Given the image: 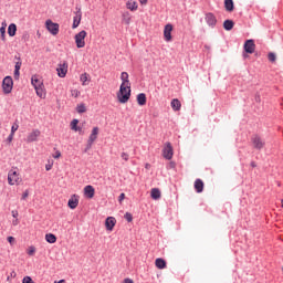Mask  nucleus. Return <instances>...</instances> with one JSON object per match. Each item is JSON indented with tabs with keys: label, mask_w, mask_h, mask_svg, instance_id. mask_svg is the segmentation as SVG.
<instances>
[{
	"label": "nucleus",
	"mask_w": 283,
	"mask_h": 283,
	"mask_svg": "<svg viewBox=\"0 0 283 283\" xmlns=\"http://www.w3.org/2000/svg\"><path fill=\"white\" fill-rule=\"evenodd\" d=\"M8 34L9 36L13 38L17 34V24L15 23H10L8 27Z\"/></svg>",
	"instance_id": "393cba45"
},
{
	"label": "nucleus",
	"mask_w": 283,
	"mask_h": 283,
	"mask_svg": "<svg viewBox=\"0 0 283 283\" xmlns=\"http://www.w3.org/2000/svg\"><path fill=\"white\" fill-rule=\"evenodd\" d=\"M174 157V148L170 143H166V147H164V158L170 160Z\"/></svg>",
	"instance_id": "9b49d317"
},
{
	"label": "nucleus",
	"mask_w": 283,
	"mask_h": 283,
	"mask_svg": "<svg viewBox=\"0 0 283 283\" xmlns=\"http://www.w3.org/2000/svg\"><path fill=\"white\" fill-rule=\"evenodd\" d=\"M7 281L9 282V281H10V277H8Z\"/></svg>",
	"instance_id": "052dcab7"
},
{
	"label": "nucleus",
	"mask_w": 283,
	"mask_h": 283,
	"mask_svg": "<svg viewBox=\"0 0 283 283\" xmlns=\"http://www.w3.org/2000/svg\"><path fill=\"white\" fill-rule=\"evenodd\" d=\"M86 35H87V32L85 30H82L75 34V43H76L77 49L85 48Z\"/></svg>",
	"instance_id": "20e7f679"
},
{
	"label": "nucleus",
	"mask_w": 283,
	"mask_h": 283,
	"mask_svg": "<svg viewBox=\"0 0 283 283\" xmlns=\"http://www.w3.org/2000/svg\"><path fill=\"white\" fill-rule=\"evenodd\" d=\"M78 119H73V122H71V128L74 132H81V128H78Z\"/></svg>",
	"instance_id": "473e14b6"
},
{
	"label": "nucleus",
	"mask_w": 283,
	"mask_h": 283,
	"mask_svg": "<svg viewBox=\"0 0 283 283\" xmlns=\"http://www.w3.org/2000/svg\"><path fill=\"white\" fill-rule=\"evenodd\" d=\"M122 22L126 25H129L132 23V14L129 13V11L123 12Z\"/></svg>",
	"instance_id": "f3484780"
},
{
	"label": "nucleus",
	"mask_w": 283,
	"mask_h": 283,
	"mask_svg": "<svg viewBox=\"0 0 283 283\" xmlns=\"http://www.w3.org/2000/svg\"><path fill=\"white\" fill-rule=\"evenodd\" d=\"M81 82H82L83 86H87L88 85V83L91 82V77H90L88 73H83L81 75Z\"/></svg>",
	"instance_id": "c85d7f7f"
},
{
	"label": "nucleus",
	"mask_w": 283,
	"mask_h": 283,
	"mask_svg": "<svg viewBox=\"0 0 283 283\" xmlns=\"http://www.w3.org/2000/svg\"><path fill=\"white\" fill-rule=\"evenodd\" d=\"M98 133H99V128L98 126H95L88 139V148H91L94 142L97 139Z\"/></svg>",
	"instance_id": "ddd939ff"
},
{
	"label": "nucleus",
	"mask_w": 283,
	"mask_h": 283,
	"mask_svg": "<svg viewBox=\"0 0 283 283\" xmlns=\"http://www.w3.org/2000/svg\"><path fill=\"white\" fill-rule=\"evenodd\" d=\"M13 218H17L19 216L18 211H12Z\"/></svg>",
	"instance_id": "603ef678"
},
{
	"label": "nucleus",
	"mask_w": 283,
	"mask_h": 283,
	"mask_svg": "<svg viewBox=\"0 0 283 283\" xmlns=\"http://www.w3.org/2000/svg\"><path fill=\"white\" fill-rule=\"evenodd\" d=\"M14 134L11 133L10 136L8 137V142L11 143L13 140Z\"/></svg>",
	"instance_id": "a18cd8bd"
},
{
	"label": "nucleus",
	"mask_w": 283,
	"mask_h": 283,
	"mask_svg": "<svg viewBox=\"0 0 283 283\" xmlns=\"http://www.w3.org/2000/svg\"><path fill=\"white\" fill-rule=\"evenodd\" d=\"M116 219L114 217H109L105 221V227L108 231H113L114 227L116 226Z\"/></svg>",
	"instance_id": "2eb2a0df"
},
{
	"label": "nucleus",
	"mask_w": 283,
	"mask_h": 283,
	"mask_svg": "<svg viewBox=\"0 0 283 283\" xmlns=\"http://www.w3.org/2000/svg\"><path fill=\"white\" fill-rule=\"evenodd\" d=\"M45 240H46L49 243L53 244V243L56 242V237H55L54 234H52V233H49V234L45 235Z\"/></svg>",
	"instance_id": "2f4dec72"
},
{
	"label": "nucleus",
	"mask_w": 283,
	"mask_h": 283,
	"mask_svg": "<svg viewBox=\"0 0 283 283\" xmlns=\"http://www.w3.org/2000/svg\"><path fill=\"white\" fill-rule=\"evenodd\" d=\"M170 107H172V111L179 112L181 109V102L175 98L172 102H170Z\"/></svg>",
	"instance_id": "412c9836"
},
{
	"label": "nucleus",
	"mask_w": 283,
	"mask_h": 283,
	"mask_svg": "<svg viewBox=\"0 0 283 283\" xmlns=\"http://www.w3.org/2000/svg\"><path fill=\"white\" fill-rule=\"evenodd\" d=\"M81 20H82V12L80 10V11H77L76 15L74 17L73 29L78 28Z\"/></svg>",
	"instance_id": "bb28decb"
},
{
	"label": "nucleus",
	"mask_w": 283,
	"mask_h": 283,
	"mask_svg": "<svg viewBox=\"0 0 283 283\" xmlns=\"http://www.w3.org/2000/svg\"><path fill=\"white\" fill-rule=\"evenodd\" d=\"M250 166H251L252 168H255V167H256V164H255L254 161H252V163L250 164Z\"/></svg>",
	"instance_id": "5fc2aeb1"
},
{
	"label": "nucleus",
	"mask_w": 283,
	"mask_h": 283,
	"mask_svg": "<svg viewBox=\"0 0 283 283\" xmlns=\"http://www.w3.org/2000/svg\"><path fill=\"white\" fill-rule=\"evenodd\" d=\"M122 158H123L125 161H128V160H129V155L126 154V153H123V154H122Z\"/></svg>",
	"instance_id": "79ce46f5"
},
{
	"label": "nucleus",
	"mask_w": 283,
	"mask_h": 283,
	"mask_svg": "<svg viewBox=\"0 0 283 283\" xmlns=\"http://www.w3.org/2000/svg\"><path fill=\"white\" fill-rule=\"evenodd\" d=\"M172 31H174V25L171 23H166V25H164V40H166V42L172 41V35H171Z\"/></svg>",
	"instance_id": "6e6552de"
},
{
	"label": "nucleus",
	"mask_w": 283,
	"mask_h": 283,
	"mask_svg": "<svg viewBox=\"0 0 283 283\" xmlns=\"http://www.w3.org/2000/svg\"><path fill=\"white\" fill-rule=\"evenodd\" d=\"M67 70H69L67 62H63L62 64H59L56 69L59 77L64 78L67 74Z\"/></svg>",
	"instance_id": "9d476101"
},
{
	"label": "nucleus",
	"mask_w": 283,
	"mask_h": 283,
	"mask_svg": "<svg viewBox=\"0 0 283 283\" xmlns=\"http://www.w3.org/2000/svg\"><path fill=\"white\" fill-rule=\"evenodd\" d=\"M122 84L117 93V99L122 104H126L132 96V84L129 82V75L124 71L120 75Z\"/></svg>",
	"instance_id": "f257e3e1"
},
{
	"label": "nucleus",
	"mask_w": 283,
	"mask_h": 283,
	"mask_svg": "<svg viewBox=\"0 0 283 283\" xmlns=\"http://www.w3.org/2000/svg\"><path fill=\"white\" fill-rule=\"evenodd\" d=\"M76 111L78 114H84L86 112L85 104H77Z\"/></svg>",
	"instance_id": "72a5a7b5"
},
{
	"label": "nucleus",
	"mask_w": 283,
	"mask_h": 283,
	"mask_svg": "<svg viewBox=\"0 0 283 283\" xmlns=\"http://www.w3.org/2000/svg\"><path fill=\"white\" fill-rule=\"evenodd\" d=\"M233 27H234V21L233 20L228 19V20L223 21V29L226 31H231L233 29Z\"/></svg>",
	"instance_id": "5701e85b"
},
{
	"label": "nucleus",
	"mask_w": 283,
	"mask_h": 283,
	"mask_svg": "<svg viewBox=\"0 0 283 283\" xmlns=\"http://www.w3.org/2000/svg\"><path fill=\"white\" fill-rule=\"evenodd\" d=\"M52 168H53V163H49V164L45 166L46 171H50Z\"/></svg>",
	"instance_id": "37998d69"
},
{
	"label": "nucleus",
	"mask_w": 283,
	"mask_h": 283,
	"mask_svg": "<svg viewBox=\"0 0 283 283\" xmlns=\"http://www.w3.org/2000/svg\"><path fill=\"white\" fill-rule=\"evenodd\" d=\"M1 25H2L1 27L2 29H7V22L6 21H3Z\"/></svg>",
	"instance_id": "864d4df0"
},
{
	"label": "nucleus",
	"mask_w": 283,
	"mask_h": 283,
	"mask_svg": "<svg viewBox=\"0 0 283 283\" xmlns=\"http://www.w3.org/2000/svg\"><path fill=\"white\" fill-rule=\"evenodd\" d=\"M78 202H80V197H78L77 195H73V196L70 198L67 206H69L72 210H74V209L77 208Z\"/></svg>",
	"instance_id": "4468645a"
},
{
	"label": "nucleus",
	"mask_w": 283,
	"mask_h": 283,
	"mask_svg": "<svg viewBox=\"0 0 283 283\" xmlns=\"http://www.w3.org/2000/svg\"><path fill=\"white\" fill-rule=\"evenodd\" d=\"M150 198H153V200H159L161 198L160 190L157 188H153V190H150Z\"/></svg>",
	"instance_id": "4be33fe9"
},
{
	"label": "nucleus",
	"mask_w": 283,
	"mask_h": 283,
	"mask_svg": "<svg viewBox=\"0 0 283 283\" xmlns=\"http://www.w3.org/2000/svg\"><path fill=\"white\" fill-rule=\"evenodd\" d=\"M35 92H36V95H38L40 98H45L46 93H45L44 84H43L42 86L36 87V88H35Z\"/></svg>",
	"instance_id": "cd10ccee"
},
{
	"label": "nucleus",
	"mask_w": 283,
	"mask_h": 283,
	"mask_svg": "<svg viewBox=\"0 0 283 283\" xmlns=\"http://www.w3.org/2000/svg\"><path fill=\"white\" fill-rule=\"evenodd\" d=\"M19 129V124H13L12 128H11V134H15V132Z\"/></svg>",
	"instance_id": "58836bf2"
},
{
	"label": "nucleus",
	"mask_w": 283,
	"mask_h": 283,
	"mask_svg": "<svg viewBox=\"0 0 283 283\" xmlns=\"http://www.w3.org/2000/svg\"><path fill=\"white\" fill-rule=\"evenodd\" d=\"M126 7H127V9L130 10V11H137V9H138V3H137V1H132V0H129V1L126 2Z\"/></svg>",
	"instance_id": "a878e982"
},
{
	"label": "nucleus",
	"mask_w": 283,
	"mask_h": 283,
	"mask_svg": "<svg viewBox=\"0 0 283 283\" xmlns=\"http://www.w3.org/2000/svg\"><path fill=\"white\" fill-rule=\"evenodd\" d=\"M8 182H9L10 186H19L22 182V178L15 169H11L9 171Z\"/></svg>",
	"instance_id": "f03ea898"
},
{
	"label": "nucleus",
	"mask_w": 283,
	"mask_h": 283,
	"mask_svg": "<svg viewBox=\"0 0 283 283\" xmlns=\"http://www.w3.org/2000/svg\"><path fill=\"white\" fill-rule=\"evenodd\" d=\"M282 273H283V266H282Z\"/></svg>",
	"instance_id": "680f3d73"
},
{
	"label": "nucleus",
	"mask_w": 283,
	"mask_h": 283,
	"mask_svg": "<svg viewBox=\"0 0 283 283\" xmlns=\"http://www.w3.org/2000/svg\"><path fill=\"white\" fill-rule=\"evenodd\" d=\"M125 193H122L120 196H119V202L122 203L123 202V200L125 199Z\"/></svg>",
	"instance_id": "de8ad7c7"
},
{
	"label": "nucleus",
	"mask_w": 283,
	"mask_h": 283,
	"mask_svg": "<svg viewBox=\"0 0 283 283\" xmlns=\"http://www.w3.org/2000/svg\"><path fill=\"white\" fill-rule=\"evenodd\" d=\"M19 224V221L18 220H14L13 221V226H18Z\"/></svg>",
	"instance_id": "4d7b16f0"
},
{
	"label": "nucleus",
	"mask_w": 283,
	"mask_h": 283,
	"mask_svg": "<svg viewBox=\"0 0 283 283\" xmlns=\"http://www.w3.org/2000/svg\"><path fill=\"white\" fill-rule=\"evenodd\" d=\"M206 23L208 24V27L213 29L218 23V19L216 17V14L212 12H207L206 13Z\"/></svg>",
	"instance_id": "1a4fd4ad"
},
{
	"label": "nucleus",
	"mask_w": 283,
	"mask_h": 283,
	"mask_svg": "<svg viewBox=\"0 0 283 283\" xmlns=\"http://www.w3.org/2000/svg\"><path fill=\"white\" fill-rule=\"evenodd\" d=\"M125 219H126L128 222H132V221H133V216H132L129 212H127V213L125 214Z\"/></svg>",
	"instance_id": "a19ab883"
},
{
	"label": "nucleus",
	"mask_w": 283,
	"mask_h": 283,
	"mask_svg": "<svg viewBox=\"0 0 283 283\" xmlns=\"http://www.w3.org/2000/svg\"><path fill=\"white\" fill-rule=\"evenodd\" d=\"M21 65H22V62H17V64L14 66V78L15 80H19Z\"/></svg>",
	"instance_id": "7c9ffc66"
},
{
	"label": "nucleus",
	"mask_w": 283,
	"mask_h": 283,
	"mask_svg": "<svg viewBox=\"0 0 283 283\" xmlns=\"http://www.w3.org/2000/svg\"><path fill=\"white\" fill-rule=\"evenodd\" d=\"M155 266L159 270H164L167 268V262L164 259H157L155 260Z\"/></svg>",
	"instance_id": "b1692460"
},
{
	"label": "nucleus",
	"mask_w": 283,
	"mask_h": 283,
	"mask_svg": "<svg viewBox=\"0 0 283 283\" xmlns=\"http://www.w3.org/2000/svg\"><path fill=\"white\" fill-rule=\"evenodd\" d=\"M54 283H66V281L65 280H61L59 282L55 281Z\"/></svg>",
	"instance_id": "6e6d98bb"
},
{
	"label": "nucleus",
	"mask_w": 283,
	"mask_h": 283,
	"mask_svg": "<svg viewBox=\"0 0 283 283\" xmlns=\"http://www.w3.org/2000/svg\"><path fill=\"white\" fill-rule=\"evenodd\" d=\"M22 283H34L33 280L30 276H25L22 281Z\"/></svg>",
	"instance_id": "ea45409f"
},
{
	"label": "nucleus",
	"mask_w": 283,
	"mask_h": 283,
	"mask_svg": "<svg viewBox=\"0 0 283 283\" xmlns=\"http://www.w3.org/2000/svg\"><path fill=\"white\" fill-rule=\"evenodd\" d=\"M251 143H252V147L255 149V150H262L264 147H265V140L262 139L260 136L258 135H254L252 138H251Z\"/></svg>",
	"instance_id": "39448f33"
},
{
	"label": "nucleus",
	"mask_w": 283,
	"mask_h": 283,
	"mask_svg": "<svg viewBox=\"0 0 283 283\" xmlns=\"http://www.w3.org/2000/svg\"><path fill=\"white\" fill-rule=\"evenodd\" d=\"M41 136V130H39L38 128H35L32 133H29V136L27 138V142L30 143H34L38 142L39 137Z\"/></svg>",
	"instance_id": "f8f14e48"
},
{
	"label": "nucleus",
	"mask_w": 283,
	"mask_h": 283,
	"mask_svg": "<svg viewBox=\"0 0 283 283\" xmlns=\"http://www.w3.org/2000/svg\"><path fill=\"white\" fill-rule=\"evenodd\" d=\"M137 102L140 106L146 105L147 103V97L145 95V93H139V95H137Z\"/></svg>",
	"instance_id": "c756f323"
},
{
	"label": "nucleus",
	"mask_w": 283,
	"mask_h": 283,
	"mask_svg": "<svg viewBox=\"0 0 283 283\" xmlns=\"http://www.w3.org/2000/svg\"><path fill=\"white\" fill-rule=\"evenodd\" d=\"M71 94H72V96H73L74 98H77V97H80V95H81V93L77 91V88H73V90L71 91Z\"/></svg>",
	"instance_id": "4c0bfd02"
},
{
	"label": "nucleus",
	"mask_w": 283,
	"mask_h": 283,
	"mask_svg": "<svg viewBox=\"0 0 283 283\" xmlns=\"http://www.w3.org/2000/svg\"><path fill=\"white\" fill-rule=\"evenodd\" d=\"M205 189V184L201 179L195 180V190H197V193H201Z\"/></svg>",
	"instance_id": "aec40b11"
},
{
	"label": "nucleus",
	"mask_w": 283,
	"mask_h": 283,
	"mask_svg": "<svg viewBox=\"0 0 283 283\" xmlns=\"http://www.w3.org/2000/svg\"><path fill=\"white\" fill-rule=\"evenodd\" d=\"M29 197V191L27 190L23 195H22V199L25 200Z\"/></svg>",
	"instance_id": "49530a36"
},
{
	"label": "nucleus",
	"mask_w": 283,
	"mask_h": 283,
	"mask_svg": "<svg viewBox=\"0 0 283 283\" xmlns=\"http://www.w3.org/2000/svg\"><path fill=\"white\" fill-rule=\"evenodd\" d=\"M255 42L253 39H248L244 41L243 50L248 54H253L255 52Z\"/></svg>",
	"instance_id": "0eeeda50"
},
{
	"label": "nucleus",
	"mask_w": 283,
	"mask_h": 283,
	"mask_svg": "<svg viewBox=\"0 0 283 283\" xmlns=\"http://www.w3.org/2000/svg\"><path fill=\"white\" fill-rule=\"evenodd\" d=\"M223 7L226 8V11L233 12L234 11V2L233 0H224Z\"/></svg>",
	"instance_id": "a211bd4d"
},
{
	"label": "nucleus",
	"mask_w": 283,
	"mask_h": 283,
	"mask_svg": "<svg viewBox=\"0 0 283 283\" xmlns=\"http://www.w3.org/2000/svg\"><path fill=\"white\" fill-rule=\"evenodd\" d=\"M281 207L283 208V199L281 200Z\"/></svg>",
	"instance_id": "13d9d810"
},
{
	"label": "nucleus",
	"mask_w": 283,
	"mask_h": 283,
	"mask_svg": "<svg viewBox=\"0 0 283 283\" xmlns=\"http://www.w3.org/2000/svg\"><path fill=\"white\" fill-rule=\"evenodd\" d=\"M46 29L48 31L52 34V35H57L59 31H60V24L56 22H53L52 20H46L45 22Z\"/></svg>",
	"instance_id": "423d86ee"
},
{
	"label": "nucleus",
	"mask_w": 283,
	"mask_h": 283,
	"mask_svg": "<svg viewBox=\"0 0 283 283\" xmlns=\"http://www.w3.org/2000/svg\"><path fill=\"white\" fill-rule=\"evenodd\" d=\"M35 252H36V249L33 245L29 247L28 250H27V253L30 256H33L35 254Z\"/></svg>",
	"instance_id": "c9c22d12"
},
{
	"label": "nucleus",
	"mask_w": 283,
	"mask_h": 283,
	"mask_svg": "<svg viewBox=\"0 0 283 283\" xmlns=\"http://www.w3.org/2000/svg\"><path fill=\"white\" fill-rule=\"evenodd\" d=\"M13 90V80L10 75H7L2 82V91L6 95L11 94Z\"/></svg>",
	"instance_id": "7ed1b4c3"
},
{
	"label": "nucleus",
	"mask_w": 283,
	"mask_h": 283,
	"mask_svg": "<svg viewBox=\"0 0 283 283\" xmlns=\"http://www.w3.org/2000/svg\"><path fill=\"white\" fill-rule=\"evenodd\" d=\"M8 242H9L11 245H13L14 242H15V239H14L13 237H9V238H8Z\"/></svg>",
	"instance_id": "c03bdc74"
},
{
	"label": "nucleus",
	"mask_w": 283,
	"mask_h": 283,
	"mask_svg": "<svg viewBox=\"0 0 283 283\" xmlns=\"http://www.w3.org/2000/svg\"><path fill=\"white\" fill-rule=\"evenodd\" d=\"M268 60H269L271 63H275V62H276V55H275V53H268Z\"/></svg>",
	"instance_id": "f704fd0d"
},
{
	"label": "nucleus",
	"mask_w": 283,
	"mask_h": 283,
	"mask_svg": "<svg viewBox=\"0 0 283 283\" xmlns=\"http://www.w3.org/2000/svg\"><path fill=\"white\" fill-rule=\"evenodd\" d=\"M12 276H15V273L14 272H12V274H11Z\"/></svg>",
	"instance_id": "bf43d9fd"
},
{
	"label": "nucleus",
	"mask_w": 283,
	"mask_h": 283,
	"mask_svg": "<svg viewBox=\"0 0 283 283\" xmlns=\"http://www.w3.org/2000/svg\"><path fill=\"white\" fill-rule=\"evenodd\" d=\"M143 6H146L148 0H139Z\"/></svg>",
	"instance_id": "3c124183"
},
{
	"label": "nucleus",
	"mask_w": 283,
	"mask_h": 283,
	"mask_svg": "<svg viewBox=\"0 0 283 283\" xmlns=\"http://www.w3.org/2000/svg\"><path fill=\"white\" fill-rule=\"evenodd\" d=\"M61 156H62L61 153L57 151L56 155L54 156V158H55V159H59Z\"/></svg>",
	"instance_id": "8fccbe9b"
},
{
	"label": "nucleus",
	"mask_w": 283,
	"mask_h": 283,
	"mask_svg": "<svg viewBox=\"0 0 283 283\" xmlns=\"http://www.w3.org/2000/svg\"><path fill=\"white\" fill-rule=\"evenodd\" d=\"M84 195L88 199H93L95 196V189L92 186H86L84 188Z\"/></svg>",
	"instance_id": "dca6fc26"
},
{
	"label": "nucleus",
	"mask_w": 283,
	"mask_h": 283,
	"mask_svg": "<svg viewBox=\"0 0 283 283\" xmlns=\"http://www.w3.org/2000/svg\"><path fill=\"white\" fill-rule=\"evenodd\" d=\"M6 31H7L6 28H0L1 40H2L3 42H6V40H7V38H6Z\"/></svg>",
	"instance_id": "e433bc0d"
},
{
	"label": "nucleus",
	"mask_w": 283,
	"mask_h": 283,
	"mask_svg": "<svg viewBox=\"0 0 283 283\" xmlns=\"http://www.w3.org/2000/svg\"><path fill=\"white\" fill-rule=\"evenodd\" d=\"M32 85L34 86V90H36L38 87H42L43 84V80H40V77H38V75H33L32 76Z\"/></svg>",
	"instance_id": "6ab92c4d"
},
{
	"label": "nucleus",
	"mask_w": 283,
	"mask_h": 283,
	"mask_svg": "<svg viewBox=\"0 0 283 283\" xmlns=\"http://www.w3.org/2000/svg\"><path fill=\"white\" fill-rule=\"evenodd\" d=\"M123 283H134L132 279H125Z\"/></svg>",
	"instance_id": "09e8293b"
}]
</instances>
